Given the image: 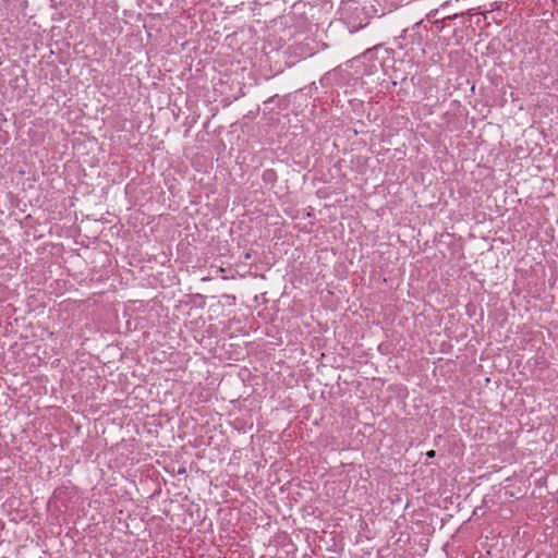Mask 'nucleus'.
<instances>
[{
    "label": "nucleus",
    "mask_w": 558,
    "mask_h": 558,
    "mask_svg": "<svg viewBox=\"0 0 558 558\" xmlns=\"http://www.w3.org/2000/svg\"><path fill=\"white\" fill-rule=\"evenodd\" d=\"M435 454H436V453H435V451H434V450H429V451H427V452H426V456H427L428 458H434V457H435Z\"/></svg>",
    "instance_id": "1"
},
{
    "label": "nucleus",
    "mask_w": 558,
    "mask_h": 558,
    "mask_svg": "<svg viewBox=\"0 0 558 558\" xmlns=\"http://www.w3.org/2000/svg\"><path fill=\"white\" fill-rule=\"evenodd\" d=\"M184 472H185L184 469L179 470V473H184Z\"/></svg>",
    "instance_id": "2"
}]
</instances>
